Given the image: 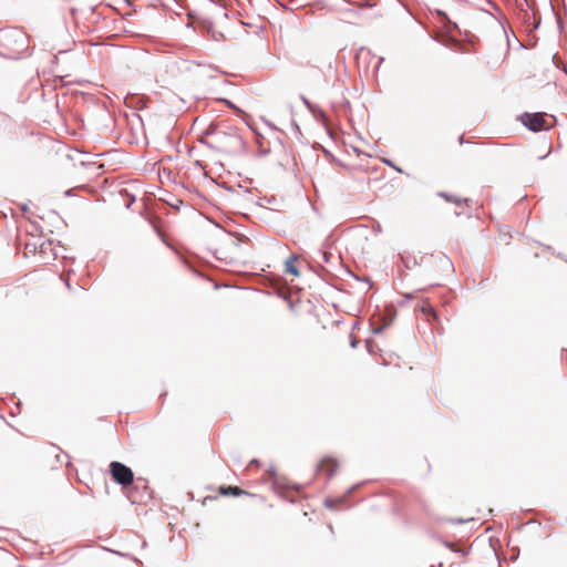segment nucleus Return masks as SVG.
<instances>
[{
    "label": "nucleus",
    "instance_id": "obj_10",
    "mask_svg": "<svg viewBox=\"0 0 567 567\" xmlns=\"http://www.w3.org/2000/svg\"><path fill=\"white\" fill-rule=\"evenodd\" d=\"M442 197H444L446 200L449 202H455L456 204H460L461 203V199L458 198H455V197H451V196H447L446 194H440Z\"/></svg>",
    "mask_w": 567,
    "mask_h": 567
},
{
    "label": "nucleus",
    "instance_id": "obj_9",
    "mask_svg": "<svg viewBox=\"0 0 567 567\" xmlns=\"http://www.w3.org/2000/svg\"><path fill=\"white\" fill-rule=\"evenodd\" d=\"M419 308L423 313L432 316L434 320H437L436 311L429 302H422V305Z\"/></svg>",
    "mask_w": 567,
    "mask_h": 567
},
{
    "label": "nucleus",
    "instance_id": "obj_2",
    "mask_svg": "<svg viewBox=\"0 0 567 567\" xmlns=\"http://www.w3.org/2000/svg\"><path fill=\"white\" fill-rule=\"evenodd\" d=\"M206 138L212 147L221 153H230L239 142L237 136L227 134L213 125L207 130Z\"/></svg>",
    "mask_w": 567,
    "mask_h": 567
},
{
    "label": "nucleus",
    "instance_id": "obj_7",
    "mask_svg": "<svg viewBox=\"0 0 567 567\" xmlns=\"http://www.w3.org/2000/svg\"><path fill=\"white\" fill-rule=\"evenodd\" d=\"M297 261L298 257L296 255L290 256L285 264V272L298 277L300 272L297 268Z\"/></svg>",
    "mask_w": 567,
    "mask_h": 567
},
{
    "label": "nucleus",
    "instance_id": "obj_6",
    "mask_svg": "<svg viewBox=\"0 0 567 567\" xmlns=\"http://www.w3.org/2000/svg\"><path fill=\"white\" fill-rule=\"evenodd\" d=\"M218 493L223 496H241V495H249L255 496L254 494H250L249 492L241 489L238 486H220L218 488Z\"/></svg>",
    "mask_w": 567,
    "mask_h": 567
},
{
    "label": "nucleus",
    "instance_id": "obj_3",
    "mask_svg": "<svg viewBox=\"0 0 567 567\" xmlns=\"http://www.w3.org/2000/svg\"><path fill=\"white\" fill-rule=\"evenodd\" d=\"M110 473L113 480L123 486L131 485L134 481L132 470L120 462H112L110 464Z\"/></svg>",
    "mask_w": 567,
    "mask_h": 567
},
{
    "label": "nucleus",
    "instance_id": "obj_4",
    "mask_svg": "<svg viewBox=\"0 0 567 567\" xmlns=\"http://www.w3.org/2000/svg\"><path fill=\"white\" fill-rule=\"evenodd\" d=\"M522 121L524 125L534 132L547 130L550 127V124L547 123L545 114L543 113H526L523 115Z\"/></svg>",
    "mask_w": 567,
    "mask_h": 567
},
{
    "label": "nucleus",
    "instance_id": "obj_13",
    "mask_svg": "<svg viewBox=\"0 0 567 567\" xmlns=\"http://www.w3.org/2000/svg\"><path fill=\"white\" fill-rule=\"evenodd\" d=\"M457 551H460L463 556L466 555V550H464V549H458Z\"/></svg>",
    "mask_w": 567,
    "mask_h": 567
},
{
    "label": "nucleus",
    "instance_id": "obj_1",
    "mask_svg": "<svg viewBox=\"0 0 567 567\" xmlns=\"http://www.w3.org/2000/svg\"><path fill=\"white\" fill-rule=\"evenodd\" d=\"M0 43L6 51L4 54L11 59H18L29 48V40L25 33L20 30H8L0 34Z\"/></svg>",
    "mask_w": 567,
    "mask_h": 567
},
{
    "label": "nucleus",
    "instance_id": "obj_5",
    "mask_svg": "<svg viewBox=\"0 0 567 567\" xmlns=\"http://www.w3.org/2000/svg\"><path fill=\"white\" fill-rule=\"evenodd\" d=\"M339 468V462L333 457H324L320 461L317 466L318 473H322L328 477H331Z\"/></svg>",
    "mask_w": 567,
    "mask_h": 567
},
{
    "label": "nucleus",
    "instance_id": "obj_8",
    "mask_svg": "<svg viewBox=\"0 0 567 567\" xmlns=\"http://www.w3.org/2000/svg\"><path fill=\"white\" fill-rule=\"evenodd\" d=\"M435 260L440 264L441 270L447 272L452 268V264L449 257L440 255L435 257Z\"/></svg>",
    "mask_w": 567,
    "mask_h": 567
},
{
    "label": "nucleus",
    "instance_id": "obj_12",
    "mask_svg": "<svg viewBox=\"0 0 567 567\" xmlns=\"http://www.w3.org/2000/svg\"><path fill=\"white\" fill-rule=\"evenodd\" d=\"M324 504H326V506H328V507H332V501H331V499H326V501H324Z\"/></svg>",
    "mask_w": 567,
    "mask_h": 567
},
{
    "label": "nucleus",
    "instance_id": "obj_11",
    "mask_svg": "<svg viewBox=\"0 0 567 567\" xmlns=\"http://www.w3.org/2000/svg\"><path fill=\"white\" fill-rule=\"evenodd\" d=\"M61 278L64 280L65 285L68 288H70V284H69V275L64 276L62 275Z\"/></svg>",
    "mask_w": 567,
    "mask_h": 567
}]
</instances>
